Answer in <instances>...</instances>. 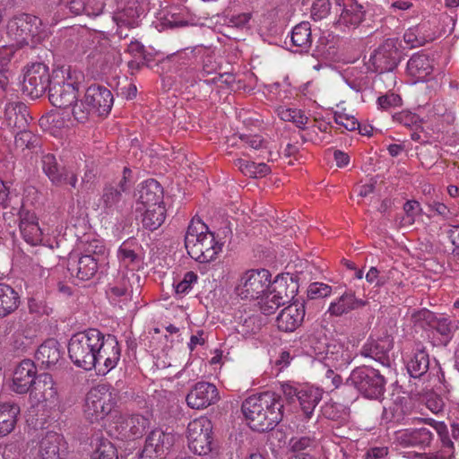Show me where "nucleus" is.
<instances>
[{"label":"nucleus","instance_id":"obj_52","mask_svg":"<svg viewBox=\"0 0 459 459\" xmlns=\"http://www.w3.org/2000/svg\"><path fill=\"white\" fill-rule=\"evenodd\" d=\"M332 292V287L323 282H313L307 289V297L310 299L325 298Z\"/></svg>","mask_w":459,"mask_h":459},{"label":"nucleus","instance_id":"obj_50","mask_svg":"<svg viewBox=\"0 0 459 459\" xmlns=\"http://www.w3.org/2000/svg\"><path fill=\"white\" fill-rule=\"evenodd\" d=\"M360 354L364 357L372 358L375 360L380 361L382 364H385V360H387L385 353L380 349L377 343L364 345L360 351Z\"/></svg>","mask_w":459,"mask_h":459},{"label":"nucleus","instance_id":"obj_9","mask_svg":"<svg viewBox=\"0 0 459 459\" xmlns=\"http://www.w3.org/2000/svg\"><path fill=\"white\" fill-rule=\"evenodd\" d=\"M270 287V272L266 269H256L244 273L237 290L241 299H258Z\"/></svg>","mask_w":459,"mask_h":459},{"label":"nucleus","instance_id":"obj_62","mask_svg":"<svg viewBox=\"0 0 459 459\" xmlns=\"http://www.w3.org/2000/svg\"><path fill=\"white\" fill-rule=\"evenodd\" d=\"M411 318L413 322L418 323L420 321L426 322V324L431 327L437 318L435 314L426 308L416 311L412 314Z\"/></svg>","mask_w":459,"mask_h":459},{"label":"nucleus","instance_id":"obj_5","mask_svg":"<svg viewBox=\"0 0 459 459\" xmlns=\"http://www.w3.org/2000/svg\"><path fill=\"white\" fill-rule=\"evenodd\" d=\"M345 385L353 386L366 398L377 400L385 392L386 381L378 370L363 366L351 371Z\"/></svg>","mask_w":459,"mask_h":459},{"label":"nucleus","instance_id":"obj_18","mask_svg":"<svg viewBox=\"0 0 459 459\" xmlns=\"http://www.w3.org/2000/svg\"><path fill=\"white\" fill-rule=\"evenodd\" d=\"M99 264V256L84 255L78 259L71 256L68 260L67 269L71 275L78 280L88 281L98 272Z\"/></svg>","mask_w":459,"mask_h":459},{"label":"nucleus","instance_id":"obj_47","mask_svg":"<svg viewBox=\"0 0 459 459\" xmlns=\"http://www.w3.org/2000/svg\"><path fill=\"white\" fill-rule=\"evenodd\" d=\"M250 19V13H227L223 16V24L242 30L248 25Z\"/></svg>","mask_w":459,"mask_h":459},{"label":"nucleus","instance_id":"obj_34","mask_svg":"<svg viewBox=\"0 0 459 459\" xmlns=\"http://www.w3.org/2000/svg\"><path fill=\"white\" fill-rule=\"evenodd\" d=\"M142 223L144 229L153 231L160 228L166 218V209L164 205L144 208Z\"/></svg>","mask_w":459,"mask_h":459},{"label":"nucleus","instance_id":"obj_46","mask_svg":"<svg viewBox=\"0 0 459 459\" xmlns=\"http://www.w3.org/2000/svg\"><path fill=\"white\" fill-rule=\"evenodd\" d=\"M289 446L290 451L299 454H307L305 450H310L316 446V440L314 437L308 436L303 437H293L289 441Z\"/></svg>","mask_w":459,"mask_h":459},{"label":"nucleus","instance_id":"obj_22","mask_svg":"<svg viewBox=\"0 0 459 459\" xmlns=\"http://www.w3.org/2000/svg\"><path fill=\"white\" fill-rule=\"evenodd\" d=\"M141 11L138 0H128L122 9L114 13L113 20L117 27L135 28L139 25Z\"/></svg>","mask_w":459,"mask_h":459},{"label":"nucleus","instance_id":"obj_33","mask_svg":"<svg viewBox=\"0 0 459 459\" xmlns=\"http://www.w3.org/2000/svg\"><path fill=\"white\" fill-rule=\"evenodd\" d=\"M349 4H343V9L340 15L339 22L346 26H359L365 18L364 6L356 0H348Z\"/></svg>","mask_w":459,"mask_h":459},{"label":"nucleus","instance_id":"obj_48","mask_svg":"<svg viewBox=\"0 0 459 459\" xmlns=\"http://www.w3.org/2000/svg\"><path fill=\"white\" fill-rule=\"evenodd\" d=\"M431 328L435 329L445 339L446 343L451 340L455 330L453 323L446 317H437Z\"/></svg>","mask_w":459,"mask_h":459},{"label":"nucleus","instance_id":"obj_35","mask_svg":"<svg viewBox=\"0 0 459 459\" xmlns=\"http://www.w3.org/2000/svg\"><path fill=\"white\" fill-rule=\"evenodd\" d=\"M20 305V296L10 285L0 282V307L6 315L15 311Z\"/></svg>","mask_w":459,"mask_h":459},{"label":"nucleus","instance_id":"obj_30","mask_svg":"<svg viewBox=\"0 0 459 459\" xmlns=\"http://www.w3.org/2000/svg\"><path fill=\"white\" fill-rule=\"evenodd\" d=\"M366 304V300L356 299L354 293L344 292L336 301L330 304L328 312L331 316H341Z\"/></svg>","mask_w":459,"mask_h":459},{"label":"nucleus","instance_id":"obj_43","mask_svg":"<svg viewBox=\"0 0 459 459\" xmlns=\"http://www.w3.org/2000/svg\"><path fill=\"white\" fill-rule=\"evenodd\" d=\"M137 243L134 239H127L122 243L118 248L117 255L121 262L126 264V266L136 262L139 258L135 252Z\"/></svg>","mask_w":459,"mask_h":459},{"label":"nucleus","instance_id":"obj_64","mask_svg":"<svg viewBox=\"0 0 459 459\" xmlns=\"http://www.w3.org/2000/svg\"><path fill=\"white\" fill-rule=\"evenodd\" d=\"M28 107L22 101L8 102L4 108V115H24L29 114Z\"/></svg>","mask_w":459,"mask_h":459},{"label":"nucleus","instance_id":"obj_10","mask_svg":"<svg viewBox=\"0 0 459 459\" xmlns=\"http://www.w3.org/2000/svg\"><path fill=\"white\" fill-rule=\"evenodd\" d=\"M96 368H93L99 374L105 375L117 365L121 349L117 339L113 334H104L99 341L96 351Z\"/></svg>","mask_w":459,"mask_h":459},{"label":"nucleus","instance_id":"obj_32","mask_svg":"<svg viewBox=\"0 0 459 459\" xmlns=\"http://www.w3.org/2000/svg\"><path fill=\"white\" fill-rule=\"evenodd\" d=\"M432 71L431 60L425 54H414L407 63L408 74L418 80L425 79Z\"/></svg>","mask_w":459,"mask_h":459},{"label":"nucleus","instance_id":"obj_31","mask_svg":"<svg viewBox=\"0 0 459 459\" xmlns=\"http://www.w3.org/2000/svg\"><path fill=\"white\" fill-rule=\"evenodd\" d=\"M322 391L313 386L299 389V402L306 419H311L315 408L322 400Z\"/></svg>","mask_w":459,"mask_h":459},{"label":"nucleus","instance_id":"obj_39","mask_svg":"<svg viewBox=\"0 0 459 459\" xmlns=\"http://www.w3.org/2000/svg\"><path fill=\"white\" fill-rule=\"evenodd\" d=\"M13 54L14 52L12 48L2 47L0 48V88L3 90L5 89L9 82V78L12 76L10 66Z\"/></svg>","mask_w":459,"mask_h":459},{"label":"nucleus","instance_id":"obj_41","mask_svg":"<svg viewBox=\"0 0 459 459\" xmlns=\"http://www.w3.org/2000/svg\"><path fill=\"white\" fill-rule=\"evenodd\" d=\"M403 104L400 95L394 92H389L378 97L377 106L378 109L382 112L393 113V115H402L403 111H399L397 108H401Z\"/></svg>","mask_w":459,"mask_h":459},{"label":"nucleus","instance_id":"obj_20","mask_svg":"<svg viewBox=\"0 0 459 459\" xmlns=\"http://www.w3.org/2000/svg\"><path fill=\"white\" fill-rule=\"evenodd\" d=\"M35 358L42 366L54 369L63 359V351L57 340L50 338L46 340L37 350Z\"/></svg>","mask_w":459,"mask_h":459},{"label":"nucleus","instance_id":"obj_54","mask_svg":"<svg viewBox=\"0 0 459 459\" xmlns=\"http://www.w3.org/2000/svg\"><path fill=\"white\" fill-rule=\"evenodd\" d=\"M28 307L30 313L39 315H49L53 311V308L45 300L35 297L29 299Z\"/></svg>","mask_w":459,"mask_h":459},{"label":"nucleus","instance_id":"obj_45","mask_svg":"<svg viewBox=\"0 0 459 459\" xmlns=\"http://www.w3.org/2000/svg\"><path fill=\"white\" fill-rule=\"evenodd\" d=\"M130 287L129 280L123 275L114 285L109 287L108 293L113 300L122 297L124 300H128L131 298Z\"/></svg>","mask_w":459,"mask_h":459},{"label":"nucleus","instance_id":"obj_11","mask_svg":"<svg viewBox=\"0 0 459 459\" xmlns=\"http://www.w3.org/2000/svg\"><path fill=\"white\" fill-rule=\"evenodd\" d=\"M174 442L173 434L156 429L147 436L143 449L137 453L138 459H163L169 455Z\"/></svg>","mask_w":459,"mask_h":459},{"label":"nucleus","instance_id":"obj_53","mask_svg":"<svg viewBox=\"0 0 459 459\" xmlns=\"http://www.w3.org/2000/svg\"><path fill=\"white\" fill-rule=\"evenodd\" d=\"M282 120L292 122L298 128L306 130L310 127L308 124H312L311 126H317L320 131H326V126L322 127V123L315 117L313 121L309 120L308 117H288L287 119L282 117Z\"/></svg>","mask_w":459,"mask_h":459},{"label":"nucleus","instance_id":"obj_60","mask_svg":"<svg viewBox=\"0 0 459 459\" xmlns=\"http://www.w3.org/2000/svg\"><path fill=\"white\" fill-rule=\"evenodd\" d=\"M173 61L181 62L182 65H190L195 59V49L185 48L171 55Z\"/></svg>","mask_w":459,"mask_h":459},{"label":"nucleus","instance_id":"obj_12","mask_svg":"<svg viewBox=\"0 0 459 459\" xmlns=\"http://www.w3.org/2000/svg\"><path fill=\"white\" fill-rule=\"evenodd\" d=\"M111 394L104 386L91 389L86 395L84 412L91 420L103 419L112 410Z\"/></svg>","mask_w":459,"mask_h":459},{"label":"nucleus","instance_id":"obj_42","mask_svg":"<svg viewBox=\"0 0 459 459\" xmlns=\"http://www.w3.org/2000/svg\"><path fill=\"white\" fill-rule=\"evenodd\" d=\"M91 459H118L117 450L108 439L101 438L92 452Z\"/></svg>","mask_w":459,"mask_h":459},{"label":"nucleus","instance_id":"obj_25","mask_svg":"<svg viewBox=\"0 0 459 459\" xmlns=\"http://www.w3.org/2000/svg\"><path fill=\"white\" fill-rule=\"evenodd\" d=\"M434 33L431 32L429 22H420L416 26L409 28L403 34V40L411 48H419L426 43L433 41Z\"/></svg>","mask_w":459,"mask_h":459},{"label":"nucleus","instance_id":"obj_13","mask_svg":"<svg viewBox=\"0 0 459 459\" xmlns=\"http://www.w3.org/2000/svg\"><path fill=\"white\" fill-rule=\"evenodd\" d=\"M38 376L37 367L33 360H22L13 371L11 390L19 394L29 393L32 396Z\"/></svg>","mask_w":459,"mask_h":459},{"label":"nucleus","instance_id":"obj_16","mask_svg":"<svg viewBox=\"0 0 459 459\" xmlns=\"http://www.w3.org/2000/svg\"><path fill=\"white\" fill-rule=\"evenodd\" d=\"M299 273L291 274L290 273L278 274L271 281L270 290L274 293V297L279 299L283 304L288 303L294 299L299 290Z\"/></svg>","mask_w":459,"mask_h":459},{"label":"nucleus","instance_id":"obj_23","mask_svg":"<svg viewBox=\"0 0 459 459\" xmlns=\"http://www.w3.org/2000/svg\"><path fill=\"white\" fill-rule=\"evenodd\" d=\"M20 413L21 407L14 401L0 402V437H5L14 429Z\"/></svg>","mask_w":459,"mask_h":459},{"label":"nucleus","instance_id":"obj_29","mask_svg":"<svg viewBox=\"0 0 459 459\" xmlns=\"http://www.w3.org/2000/svg\"><path fill=\"white\" fill-rule=\"evenodd\" d=\"M32 395L38 402H54L56 399L57 392L51 375L45 373L38 376Z\"/></svg>","mask_w":459,"mask_h":459},{"label":"nucleus","instance_id":"obj_21","mask_svg":"<svg viewBox=\"0 0 459 459\" xmlns=\"http://www.w3.org/2000/svg\"><path fill=\"white\" fill-rule=\"evenodd\" d=\"M64 437L56 432H48L39 443L41 459H63L65 455Z\"/></svg>","mask_w":459,"mask_h":459},{"label":"nucleus","instance_id":"obj_27","mask_svg":"<svg viewBox=\"0 0 459 459\" xmlns=\"http://www.w3.org/2000/svg\"><path fill=\"white\" fill-rule=\"evenodd\" d=\"M432 437L431 430L429 428L423 427L400 432L398 440L404 446L425 447L430 444Z\"/></svg>","mask_w":459,"mask_h":459},{"label":"nucleus","instance_id":"obj_2","mask_svg":"<svg viewBox=\"0 0 459 459\" xmlns=\"http://www.w3.org/2000/svg\"><path fill=\"white\" fill-rule=\"evenodd\" d=\"M187 254L199 263L214 260L221 250L222 243L215 240L212 232L200 220H192L185 236Z\"/></svg>","mask_w":459,"mask_h":459},{"label":"nucleus","instance_id":"obj_37","mask_svg":"<svg viewBox=\"0 0 459 459\" xmlns=\"http://www.w3.org/2000/svg\"><path fill=\"white\" fill-rule=\"evenodd\" d=\"M150 427V420L143 415H132L125 421V428L128 431V437L132 438L141 437Z\"/></svg>","mask_w":459,"mask_h":459},{"label":"nucleus","instance_id":"obj_51","mask_svg":"<svg viewBox=\"0 0 459 459\" xmlns=\"http://www.w3.org/2000/svg\"><path fill=\"white\" fill-rule=\"evenodd\" d=\"M330 9L329 0H316L312 4L311 17L314 21H320L329 14Z\"/></svg>","mask_w":459,"mask_h":459},{"label":"nucleus","instance_id":"obj_8","mask_svg":"<svg viewBox=\"0 0 459 459\" xmlns=\"http://www.w3.org/2000/svg\"><path fill=\"white\" fill-rule=\"evenodd\" d=\"M49 68L42 62L29 65L22 82V91L31 99H38L51 88Z\"/></svg>","mask_w":459,"mask_h":459},{"label":"nucleus","instance_id":"obj_17","mask_svg":"<svg viewBox=\"0 0 459 459\" xmlns=\"http://www.w3.org/2000/svg\"><path fill=\"white\" fill-rule=\"evenodd\" d=\"M137 204L143 205V208L136 207L137 212H142L143 208L164 205L163 188L157 180L151 178L141 185L137 193Z\"/></svg>","mask_w":459,"mask_h":459},{"label":"nucleus","instance_id":"obj_4","mask_svg":"<svg viewBox=\"0 0 459 459\" xmlns=\"http://www.w3.org/2000/svg\"><path fill=\"white\" fill-rule=\"evenodd\" d=\"M100 338L102 333L96 328H89L73 334L68 342V355L73 363L85 370L96 368L95 353Z\"/></svg>","mask_w":459,"mask_h":459},{"label":"nucleus","instance_id":"obj_26","mask_svg":"<svg viewBox=\"0 0 459 459\" xmlns=\"http://www.w3.org/2000/svg\"><path fill=\"white\" fill-rule=\"evenodd\" d=\"M293 52L307 53L312 45L311 25L308 22L297 24L290 33Z\"/></svg>","mask_w":459,"mask_h":459},{"label":"nucleus","instance_id":"obj_40","mask_svg":"<svg viewBox=\"0 0 459 459\" xmlns=\"http://www.w3.org/2000/svg\"><path fill=\"white\" fill-rule=\"evenodd\" d=\"M121 198L122 194L117 187L111 184L106 185L101 196L102 206L105 212L110 213L117 210Z\"/></svg>","mask_w":459,"mask_h":459},{"label":"nucleus","instance_id":"obj_63","mask_svg":"<svg viewBox=\"0 0 459 459\" xmlns=\"http://www.w3.org/2000/svg\"><path fill=\"white\" fill-rule=\"evenodd\" d=\"M240 139L244 141L249 147L255 149V150H260V149H265L266 142L259 135H247V134H241Z\"/></svg>","mask_w":459,"mask_h":459},{"label":"nucleus","instance_id":"obj_58","mask_svg":"<svg viewBox=\"0 0 459 459\" xmlns=\"http://www.w3.org/2000/svg\"><path fill=\"white\" fill-rule=\"evenodd\" d=\"M241 329L238 330L242 334L255 333L260 330L259 319L257 316H252L244 320L240 326Z\"/></svg>","mask_w":459,"mask_h":459},{"label":"nucleus","instance_id":"obj_38","mask_svg":"<svg viewBox=\"0 0 459 459\" xmlns=\"http://www.w3.org/2000/svg\"><path fill=\"white\" fill-rule=\"evenodd\" d=\"M236 166L239 168L242 173L250 178H262L271 172L270 167L264 162L255 163L254 161L238 159L236 160Z\"/></svg>","mask_w":459,"mask_h":459},{"label":"nucleus","instance_id":"obj_14","mask_svg":"<svg viewBox=\"0 0 459 459\" xmlns=\"http://www.w3.org/2000/svg\"><path fill=\"white\" fill-rule=\"evenodd\" d=\"M220 400L217 387L209 382L201 381L192 386L186 397V404L195 410H202Z\"/></svg>","mask_w":459,"mask_h":459},{"label":"nucleus","instance_id":"obj_19","mask_svg":"<svg viewBox=\"0 0 459 459\" xmlns=\"http://www.w3.org/2000/svg\"><path fill=\"white\" fill-rule=\"evenodd\" d=\"M305 306L303 303H292L283 308L276 318L277 327L281 332H294L303 322Z\"/></svg>","mask_w":459,"mask_h":459},{"label":"nucleus","instance_id":"obj_55","mask_svg":"<svg viewBox=\"0 0 459 459\" xmlns=\"http://www.w3.org/2000/svg\"><path fill=\"white\" fill-rule=\"evenodd\" d=\"M88 0H59V5L68 8L71 13L79 15L86 10Z\"/></svg>","mask_w":459,"mask_h":459},{"label":"nucleus","instance_id":"obj_6","mask_svg":"<svg viewBox=\"0 0 459 459\" xmlns=\"http://www.w3.org/2000/svg\"><path fill=\"white\" fill-rule=\"evenodd\" d=\"M186 438L189 449L198 455H206L218 448L213 424L207 417H200L188 423Z\"/></svg>","mask_w":459,"mask_h":459},{"label":"nucleus","instance_id":"obj_49","mask_svg":"<svg viewBox=\"0 0 459 459\" xmlns=\"http://www.w3.org/2000/svg\"><path fill=\"white\" fill-rule=\"evenodd\" d=\"M20 230L24 240L32 246L37 245L42 240V231L39 223L25 225L20 228Z\"/></svg>","mask_w":459,"mask_h":459},{"label":"nucleus","instance_id":"obj_28","mask_svg":"<svg viewBox=\"0 0 459 459\" xmlns=\"http://www.w3.org/2000/svg\"><path fill=\"white\" fill-rule=\"evenodd\" d=\"M42 169L51 183L55 186L65 184L67 179V169L60 167L56 156L52 153L44 154L41 158Z\"/></svg>","mask_w":459,"mask_h":459},{"label":"nucleus","instance_id":"obj_59","mask_svg":"<svg viewBox=\"0 0 459 459\" xmlns=\"http://www.w3.org/2000/svg\"><path fill=\"white\" fill-rule=\"evenodd\" d=\"M403 210L406 214V222L408 224H412L414 222L415 216L420 212L421 209L419 202L411 200L407 201L403 204Z\"/></svg>","mask_w":459,"mask_h":459},{"label":"nucleus","instance_id":"obj_61","mask_svg":"<svg viewBox=\"0 0 459 459\" xmlns=\"http://www.w3.org/2000/svg\"><path fill=\"white\" fill-rule=\"evenodd\" d=\"M134 58L146 59L145 47L138 40H132L126 50Z\"/></svg>","mask_w":459,"mask_h":459},{"label":"nucleus","instance_id":"obj_44","mask_svg":"<svg viewBox=\"0 0 459 459\" xmlns=\"http://www.w3.org/2000/svg\"><path fill=\"white\" fill-rule=\"evenodd\" d=\"M258 302L260 309L264 315L269 316L273 314L281 306L284 305L279 299L274 297L272 290H267L263 294Z\"/></svg>","mask_w":459,"mask_h":459},{"label":"nucleus","instance_id":"obj_56","mask_svg":"<svg viewBox=\"0 0 459 459\" xmlns=\"http://www.w3.org/2000/svg\"><path fill=\"white\" fill-rule=\"evenodd\" d=\"M197 281V275L190 271L187 272L183 280L180 281L176 286L175 290L178 294H185L187 293L188 290L192 288V284L194 282H196Z\"/></svg>","mask_w":459,"mask_h":459},{"label":"nucleus","instance_id":"obj_7","mask_svg":"<svg viewBox=\"0 0 459 459\" xmlns=\"http://www.w3.org/2000/svg\"><path fill=\"white\" fill-rule=\"evenodd\" d=\"M403 59L402 45L398 39L391 38L381 43L371 54L370 63L376 73L393 72Z\"/></svg>","mask_w":459,"mask_h":459},{"label":"nucleus","instance_id":"obj_15","mask_svg":"<svg viewBox=\"0 0 459 459\" xmlns=\"http://www.w3.org/2000/svg\"><path fill=\"white\" fill-rule=\"evenodd\" d=\"M113 100L111 91L100 85H91L86 90L84 96V105L88 114H108L111 110Z\"/></svg>","mask_w":459,"mask_h":459},{"label":"nucleus","instance_id":"obj_24","mask_svg":"<svg viewBox=\"0 0 459 459\" xmlns=\"http://www.w3.org/2000/svg\"><path fill=\"white\" fill-rule=\"evenodd\" d=\"M75 99L76 94L73 82H68L67 88L60 84H54L49 88L48 100L53 106L58 108H70Z\"/></svg>","mask_w":459,"mask_h":459},{"label":"nucleus","instance_id":"obj_1","mask_svg":"<svg viewBox=\"0 0 459 459\" xmlns=\"http://www.w3.org/2000/svg\"><path fill=\"white\" fill-rule=\"evenodd\" d=\"M283 400L274 392H264L247 398L241 411L251 429L265 432L273 429L283 417Z\"/></svg>","mask_w":459,"mask_h":459},{"label":"nucleus","instance_id":"obj_57","mask_svg":"<svg viewBox=\"0 0 459 459\" xmlns=\"http://www.w3.org/2000/svg\"><path fill=\"white\" fill-rule=\"evenodd\" d=\"M331 119L348 131H354L359 127V122L355 119V117H328L327 124L331 123Z\"/></svg>","mask_w":459,"mask_h":459},{"label":"nucleus","instance_id":"obj_3","mask_svg":"<svg viewBox=\"0 0 459 459\" xmlns=\"http://www.w3.org/2000/svg\"><path fill=\"white\" fill-rule=\"evenodd\" d=\"M52 26L53 20L45 18L41 21L37 15L22 13L8 21L6 30L17 43L34 47L48 37Z\"/></svg>","mask_w":459,"mask_h":459},{"label":"nucleus","instance_id":"obj_36","mask_svg":"<svg viewBox=\"0 0 459 459\" xmlns=\"http://www.w3.org/2000/svg\"><path fill=\"white\" fill-rule=\"evenodd\" d=\"M429 366V354L425 351H418L407 364L411 377L417 378L424 375Z\"/></svg>","mask_w":459,"mask_h":459}]
</instances>
